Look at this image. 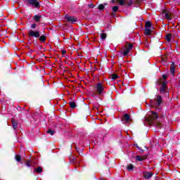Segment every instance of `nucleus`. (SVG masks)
<instances>
[{"instance_id":"22","label":"nucleus","mask_w":180,"mask_h":180,"mask_svg":"<svg viewBox=\"0 0 180 180\" xmlns=\"http://www.w3.org/2000/svg\"><path fill=\"white\" fill-rule=\"evenodd\" d=\"M165 37H166L167 41H171V39L172 38V34H167Z\"/></svg>"},{"instance_id":"7","label":"nucleus","mask_w":180,"mask_h":180,"mask_svg":"<svg viewBox=\"0 0 180 180\" xmlns=\"http://www.w3.org/2000/svg\"><path fill=\"white\" fill-rule=\"evenodd\" d=\"M65 19L68 21L70 22V23H75L77 22V18L74 16H68L65 15Z\"/></svg>"},{"instance_id":"36","label":"nucleus","mask_w":180,"mask_h":180,"mask_svg":"<svg viewBox=\"0 0 180 180\" xmlns=\"http://www.w3.org/2000/svg\"><path fill=\"white\" fill-rule=\"evenodd\" d=\"M61 52L63 56H64V54H67V51L65 50H62Z\"/></svg>"},{"instance_id":"34","label":"nucleus","mask_w":180,"mask_h":180,"mask_svg":"<svg viewBox=\"0 0 180 180\" xmlns=\"http://www.w3.org/2000/svg\"><path fill=\"white\" fill-rule=\"evenodd\" d=\"M162 79H167V78H168V75H162Z\"/></svg>"},{"instance_id":"12","label":"nucleus","mask_w":180,"mask_h":180,"mask_svg":"<svg viewBox=\"0 0 180 180\" xmlns=\"http://www.w3.org/2000/svg\"><path fill=\"white\" fill-rule=\"evenodd\" d=\"M163 13H165V18L167 20H171L172 19V18H171V14L169 13H168V11H163Z\"/></svg>"},{"instance_id":"43","label":"nucleus","mask_w":180,"mask_h":180,"mask_svg":"<svg viewBox=\"0 0 180 180\" xmlns=\"http://www.w3.org/2000/svg\"><path fill=\"white\" fill-rule=\"evenodd\" d=\"M145 148H146V150H148V148H147V146H145Z\"/></svg>"},{"instance_id":"44","label":"nucleus","mask_w":180,"mask_h":180,"mask_svg":"<svg viewBox=\"0 0 180 180\" xmlns=\"http://www.w3.org/2000/svg\"><path fill=\"white\" fill-rule=\"evenodd\" d=\"M104 5L106 6V5H108V4H107V3H105Z\"/></svg>"},{"instance_id":"10","label":"nucleus","mask_w":180,"mask_h":180,"mask_svg":"<svg viewBox=\"0 0 180 180\" xmlns=\"http://www.w3.org/2000/svg\"><path fill=\"white\" fill-rule=\"evenodd\" d=\"M170 72L173 77L175 76V63L172 62L170 66Z\"/></svg>"},{"instance_id":"40","label":"nucleus","mask_w":180,"mask_h":180,"mask_svg":"<svg viewBox=\"0 0 180 180\" xmlns=\"http://www.w3.org/2000/svg\"><path fill=\"white\" fill-rule=\"evenodd\" d=\"M76 150H77V151L78 153H79V150H81V149H80L79 148H77Z\"/></svg>"},{"instance_id":"6","label":"nucleus","mask_w":180,"mask_h":180,"mask_svg":"<svg viewBox=\"0 0 180 180\" xmlns=\"http://www.w3.org/2000/svg\"><path fill=\"white\" fill-rule=\"evenodd\" d=\"M155 102H156V106H160L164 103V101H162V96L161 95H158L156 98H155Z\"/></svg>"},{"instance_id":"18","label":"nucleus","mask_w":180,"mask_h":180,"mask_svg":"<svg viewBox=\"0 0 180 180\" xmlns=\"http://www.w3.org/2000/svg\"><path fill=\"white\" fill-rule=\"evenodd\" d=\"M127 171L130 172V171H133L134 169V165H133L132 164H129L127 166Z\"/></svg>"},{"instance_id":"30","label":"nucleus","mask_w":180,"mask_h":180,"mask_svg":"<svg viewBox=\"0 0 180 180\" xmlns=\"http://www.w3.org/2000/svg\"><path fill=\"white\" fill-rule=\"evenodd\" d=\"M129 51L133 49V44L130 43L128 44V47L127 48Z\"/></svg>"},{"instance_id":"4","label":"nucleus","mask_w":180,"mask_h":180,"mask_svg":"<svg viewBox=\"0 0 180 180\" xmlns=\"http://www.w3.org/2000/svg\"><path fill=\"white\" fill-rule=\"evenodd\" d=\"M96 91L98 95H102L105 91V87L102 83H97L96 86Z\"/></svg>"},{"instance_id":"20","label":"nucleus","mask_w":180,"mask_h":180,"mask_svg":"<svg viewBox=\"0 0 180 180\" xmlns=\"http://www.w3.org/2000/svg\"><path fill=\"white\" fill-rule=\"evenodd\" d=\"M151 26H152V24H151L150 21H146L145 22V27H146V29H149V27H151Z\"/></svg>"},{"instance_id":"21","label":"nucleus","mask_w":180,"mask_h":180,"mask_svg":"<svg viewBox=\"0 0 180 180\" xmlns=\"http://www.w3.org/2000/svg\"><path fill=\"white\" fill-rule=\"evenodd\" d=\"M145 34H146V36H150L151 35V30H150L148 28H146Z\"/></svg>"},{"instance_id":"42","label":"nucleus","mask_w":180,"mask_h":180,"mask_svg":"<svg viewBox=\"0 0 180 180\" xmlns=\"http://www.w3.org/2000/svg\"><path fill=\"white\" fill-rule=\"evenodd\" d=\"M34 51L30 49V53H33Z\"/></svg>"},{"instance_id":"2","label":"nucleus","mask_w":180,"mask_h":180,"mask_svg":"<svg viewBox=\"0 0 180 180\" xmlns=\"http://www.w3.org/2000/svg\"><path fill=\"white\" fill-rule=\"evenodd\" d=\"M158 84H162L159 89L160 94L162 95H165V96H169V91L168 90V83L165 81L161 82L160 79V81L158 82Z\"/></svg>"},{"instance_id":"24","label":"nucleus","mask_w":180,"mask_h":180,"mask_svg":"<svg viewBox=\"0 0 180 180\" xmlns=\"http://www.w3.org/2000/svg\"><path fill=\"white\" fill-rule=\"evenodd\" d=\"M117 78H119V75H117V74L111 75V79H112L113 81H115V79H117Z\"/></svg>"},{"instance_id":"11","label":"nucleus","mask_w":180,"mask_h":180,"mask_svg":"<svg viewBox=\"0 0 180 180\" xmlns=\"http://www.w3.org/2000/svg\"><path fill=\"white\" fill-rule=\"evenodd\" d=\"M11 124L14 130L18 129V121L13 118L11 119Z\"/></svg>"},{"instance_id":"3","label":"nucleus","mask_w":180,"mask_h":180,"mask_svg":"<svg viewBox=\"0 0 180 180\" xmlns=\"http://www.w3.org/2000/svg\"><path fill=\"white\" fill-rule=\"evenodd\" d=\"M122 122L124 124H130L133 122V119H131V117H130V115L126 113L121 117Z\"/></svg>"},{"instance_id":"1","label":"nucleus","mask_w":180,"mask_h":180,"mask_svg":"<svg viewBox=\"0 0 180 180\" xmlns=\"http://www.w3.org/2000/svg\"><path fill=\"white\" fill-rule=\"evenodd\" d=\"M151 115H150L148 117H146V121L151 126H157L159 129H161V123L155 122L157 119H160V115L155 111H150Z\"/></svg>"},{"instance_id":"8","label":"nucleus","mask_w":180,"mask_h":180,"mask_svg":"<svg viewBox=\"0 0 180 180\" xmlns=\"http://www.w3.org/2000/svg\"><path fill=\"white\" fill-rule=\"evenodd\" d=\"M143 175L145 179H150L154 175V173L153 172H143Z\"/></svg>"},{"instance_id":"28","label":"nucleus","mask_w":180,"mask_h":180,"mask_svg":"<svg viewBox=\"0 0 180 180\" xmlns=\"http://www.w3.org/2000/svg\"><path fill=\"white\" fill-rule=\"evenodd\" d=\"M129 53H130V51L127 48L123 52V56H126L127 54H129Z\"/></svg>"},{"instance_id":"17","label":"nucleus","mask_w":180,"mask_h":180,"mask_svg":"<svg viewBox=\"0 0 180 180\" xmlns=\"http://www.w3.org/2000/svg\"><path fill=\"white\" fill-rule=\"evenodd\" d=\"M117 2L119 3L120 5H121V6H124L128 4L127 2H126L125 0H118Z\"/></svg>"},{"instance_id":"39","label":"nucleus","mask_w":180,"mask_h":180,"mask_svg":"<svg viewBox=\"0 0 180 180\" xmlns=\"http://www.w3.org/2000/svg\"><path fill=\"white\" fill-rule=\"evenodd\" d=\"M118 0H112V3L115 4V2H117Z\"/></svg>"},{"instance_id":"31","label":"nucleus","mask_w":180,"mask_h":180,"mask_svg":"<svg viewBox=\"0 0 180 180\" xmlns=\"http://www.w3.org/2000/svg\"><path fill=\"white\" fill-rule=\"evenodd\" d=\"M25 165H26V167H30L32 166V165H30V161L27 160V161L25 162Z\"/></svg>"},{"instance_id":"16","label":"nucleus","mask_w":180,"mask_h":180,"mask_svg":"<svg viewBox=\"0 0 180 180\" xmlns=\"http://www.w3.org/2000/svg\"><path fill=\"white\" fill-rule=\"evenodd\" d=\"M69 105L71 109H75V108H77V103L74 101L69 102Z\"/></svg>"},{"instance_id":"32","label":"nucleus","mask_w":180,"mask_h":180,"mask_svg":"<svg viewBox=\"0 0 180 180\" xmlns=\"http://www.w3.org/2000/svg\"><path fill=\"white\" fill-rule=\"evenodd\" d=\"M37 27V24L36 23H33L31 25V29H34Z\"/></svg>"},{"instance_id":"33","label":"nucleus","mask_w":180,"mask_h":180,"mask_svg":"<svg viewBox=\"0 0 180 180\" xmlns=\"http://www.w3.org/2000/svg\"><path fill=\"white\" fill-rule=\"evenodd\" d=\"M132 1H133V0H129V1L128 4H127L128 6H131V5H133Z\"/></svg>"},{"instance_id":"29","label":"nucleus","mask_w":180,"mask_h":180,"mask_svg":"<svg viewBox=\"0 0 180 180\" xmlns=\"http://www.w3.org/2000/svg\"><path fill=\"white\" fill-rule=\"evenodd\" d=\"M117 11H119V6H115L112 7V11L116 13V12H117Z\"/></svg>"},{"instance_id":"35","label":"nucleus","mask_w":180,"mask_h":180,"mask_svg":"<svg viewBox=\"0 0 180 180\" xmlns=\"http://www.w3.org/2000/svg\"><path fill=\"white\" fill-rule=\"evenodd\" d=\"M89 8H95V5L94 4H88Z\"/></svg>"},{"instance_id":"38","label":"nucleus","mask_w":180,"mask_h":180,"mask_svg":"<svg viewBox=\"0 0 180 180\" xmlns=\"http://www.w3.org/2000/svg\"><path fill=\"white\" fill-rule=\"evenodd\" d=\"M138 150H139L140 151H141V153H144V150H143L141 148H140V147H139V148Z\"/></svg>"},{"instance_id":"15","label":"nucleus","mask_w":180,"mask_h":180,"mask_svg":"<svg viewBox=\"0 0 180 180\" xmlns=\"http://www.w3.org/2000/svg\"><path fill=\"white\" fill-rule=\"evenodd\" d=\"M33 20L35 22H40V19H41V15H35L34 17H32Z\"/></svg>"},{"instance_id":"25","label":"nucleus","mask_w":180,"mask_h":180,"mask_svg":"<svg viewBox=\"0 0 180 180\" xmlns=\"http://www.w3.org/2000/svg\"><path fill=\"white\" fill-rule=\"evenodd\" d=\"M15 160L18 161V162H20L22 160V157H20V155H16L15 157Z\"/></svg>"},{"instance_id":"41","label":"nucleus","mask_w":180,"mask_h":180,"mask_svg":"<svg viewBox=\"0 0 180 180\" xmlns=\"http://www.w3.org/2000/svg\"><path fill=\"white\" fill-rule=\"evenodd\" d=\"M34 44H37V40H35L34 42H33Z\"/></svg>"},{"instance_id":"27","label":"nucleus","mask_w":180,"mask_h":180,"mask_svg":"<svg viewBox=\"0 0 180 180\" xmlns=\"http://www.w3.org/2000/svg\"><path fill=\"white\" fill-rule=\"evenodd\" d=\"M98 9L99 11H103L105 9V5L103 4H100L98 6Z\"/></svg>"},{"instance_id":"45","label":"nucleus","mask_w":180,"mask_h":180,"mask_svg":"<svg viewBox=\"0 0 180 180\" xmlns=\"http://www.w3.org/2000/svg\"><path fill=\"white\" fill-rule=\"evenodd\" d=\"M111 15H115V13H112Z\"/></svg>"},{"instance_id":"23","label":"nucleus","mask_w":180,"mask_h":180,"mask_svg":"<svg viewBox=\"0 0 180 180\" xmlns=\"http://www.w3.org/2000/svg\"><path fill=\"white\" fill-rule=\"evenodd\" d=\"M46 133L48 134H51V136H54L56 131L54 130H52V129H49L46 131Z\"/></svg>"},{"instance_id":"37","label":"nucleus","mask_w":180,"mask_h":180,"mask_svg":"<svg viewBox=\"0 0 180 180\" xmlns=\"http://www.w3.org/2000/svg\"><path fill=\"white\" fill-rule=\"evenodd\" d=\"M134 146H135V147H136V148H138V150H139V148H140V146H139V144L136 143V144H134Z\"/></svg>"},{"instance_id":"26","label":"nucleus","mask_w":180,"mask_h":180,"mask_svg":"<svg viewBox=\"0 0 180 180\" xmlns=\"http://www.w3.org/2000/svg\"><path fill=\"white\" fill-rule=\"evenodd\" d=\"M100 36H101V40H105L106 39V37H107L106 33H101L100 34Z\"/></svg>"},{"instance_id":"9","label":"nucleus","mask_w":180,"mask_h":180,"mask_svg":"<svg viewBox=\"0 0 180 180\" xmlns=\"http://www.w3.org/2000/svg\"><path fill=\"white\" fill-rule=\"evenodd\" d=\"M28 4H30V5H34L35 8H39L40 6V3H39L37 0H28Z\"/></svg>"},{"instance_id":"19","label":"nucleus","mask_w":180,"mask_h":180,"mask_svg":"<svg viewBox=\"0 0 180 180\" xmlns=\"http://www.w3.org/2000/svg\"><path fill=\"white\" fill-rule=\"evenodd\" d=\"M34 171L37 172V174H41V172H43V168H41V167H38L37 168L34 169Z\"/></svg>"},{"instance_id":"5","label":"nucleus","mask_w":180,"mask_h":180,"mask_svg":"<svg viewBox=\"0 0 180 180\" xmlns=\"http://www.w3.org/2000/svg\"><path fill=\"white\" fill-rule=\"evenodd\" d=\"M28 37H36V39H39L40 37V32L39 30H29L28 31Z\"/></svg>"},{"instance_id":"13","label":"nucleus","mask_w":180,"mask_h":180,"mask_svg":"<svg viewBox=\"0 0 180 180\" xmlns=\"http://www.w3.org/2000/svg\"><path fill=\"white\" fill-rule=\"evenodd\" d=\"M147 159V155H144V156H140V155H137L136 157V161H144V160H146Z\"/></svg>"},{"instance_id":"14","label":"nucleus","mask_w":180,"mask_h":180,"mask_svg":"<svg viewBox=\"0 0 180 180\" xmlns=\"http://www.w3.org/2000/svg\"><path fill=\"white\" fill-rule=\"evenodd\" d=\"M39 41H41V43H46V40L47 39V37H46L45 35H41L38 37Z\"/></svg>"}]
</instances>
